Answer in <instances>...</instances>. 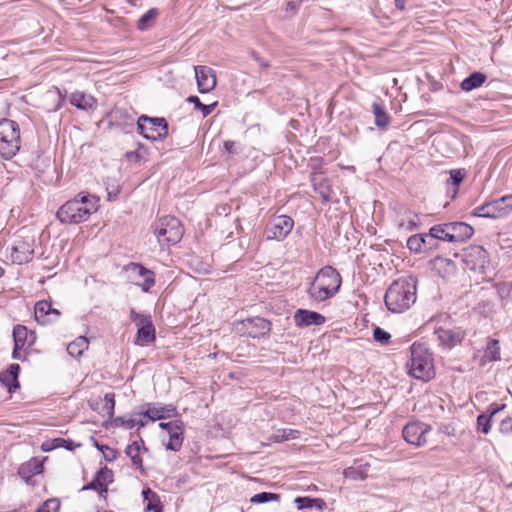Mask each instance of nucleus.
Returning a JSON list of instances; mask_svg holds the SVG:
<instances>
[{"label": "nucleus", "mask_w": 512, "mask_h": 512, "mask_svg": "<svg viewBox=\"0 0 512 512\" xmlns=\"http://www.w3.org/2000/svg\"><path fill=\"white\" fill-rule=\"evenodd\" d=\"M293 319L295 325L299 328L320 326L326 321V318L322 314L306 309H297L294 313Z\"/></svg>", "instance_id": "nucleus-17"}, {"label": "nucleus", "mask_w": 512, "mask_h": 512, "mask_svg": "<svg viewBox=\"0 0 512 512\" xmlns=\"http://www.w3.org/2000/svg\"><path fill=\"white\" fill-rule=\"evenodd\" d=\"M0 382L7 387L8 391L11 393L15 391L17 388H14V381L10 379V377L7 376V373L5 371L0 373Z\"/></svg>", "instance_id": "nucleus-57"}, {"label": "nucleus", "mask_w": 512, "mask_h": 512, "mask_svg": "<svg viewBox=\"0 0 512 512\" xmlns=\"http://www.w3.org/2000/svg\"><path fill=\"white\" fill-rule=\"evenodd\" d=\"M430 431V425L420 421H412L404 426L402 436L408 444L421 447L427 443L426 436Z\"/></svg>", "instance_id": "nucleus-10"}, {"label": "nucleus", "mask_w": 512, "mask_h": 512, "mask_svg": "<svg viewBox=\"0 0 512 512\" xmlns=\"http://www.w3.org/2000/svg\"><path fill=\"white\" fill-rule=\"evenodd\" d=\"M423 239V243H421L422 250H433L438 248V242H436V239L434 236L431 235V229L428 233H422L420 234Z\"/></svg>", "instance_id": "nucleus-45"}, {"label": "nucleus", "mask_w": 512, "mask_h": 512, "mask_svg": "<svg viewBox=\"0 0 512 512\" xmlns=\"http://www.w3.org/2000/svg\"><path fill=\"white\" fill-rule=\"evenodd\" d=\"M280 499V495L277 493L271 492H260L252 496L250 501L252 503L263 504L270 501H278Z\"/></svg>", "instance_id": "nucleus-41"}, {"label": "nucleus", "mask_w": 512, "mask_h": 512, "mask_svg": "<svg viewBox=\"0 0 512 512\" xmlns=\"http://www.w3.org/2000/svg\"><path fill=\"white\" fill-rule=\"evenodd\" d=\"M60 447H63L65 449H67V450H73L74 449V442L72 440H69V439L55 438L52 441V446L49 449L60 448Z\"/></svg>", "instance_id": "nucleus-51"}, {"label": "nucleus", "mask_w": 512, "mask_h": 512, "mask_svg": "<svg viewBox=\"0 0 512 512\" xmlns=\"http://www.w3.org/2000/svg\"><path fill=\"white\" fill-rule=\"evenodd\" d=\"M343 475L345 478L354 481L365 480L368 476L367 469L361 467H348L344 469Z\"/></svg>", "instance_id": "nucleus-37"}, {"label": "nucleus", "mask_w": 512, "mask_h": 512, "mask_svg": "<svg viewBox=\"0 0 512 512\" xmlns=\"http://www.w3.org/2000/svg\"><path fill=\"white\" fill-rule=\"evenodd\" d=\"M182 421L180 420H174L170 422H160L159 427L166 431L168 434L170 431H172L175 427H177Z\"/></svg>", "instance_id": "nucleus-60"}, {"label": "nucleus", "mask_w": 512, "mask_h": 512, "mask_svg": "<svg viewBox=\"0 0 512 512\" xmlns=\"http://www.w3.org/2000/svg\"><path fill=\"white\" fill-rule=\"evenodd\" d=\"M417 278L413 276L402 277L391 283L388 287L384 301L393 313H402L416 302Z\"/></svg>", "instance_id": "nucleus-1"}, {"label": "nucleus", "mask_w": 512, "mask_h": 512, "mask_svg": "<svg viewBox=\"0 0 512 512\" xmlns=\"http://www.w3.org/2000/svg\"><path fill=\"white\" fill-rule=\"evenodd\" d=\"M299 8V3L295 1H289L287 3V10L288 11H296Z\"/></svg>", "instance_id": "nucleus-64"}, {"label": "nucleus", "mask_w": 512, "mask_h": 512, "mask_svg": "<svg viewBox=\"0 0 512 512\" xmlns=\"http://www.w3.org/2000/svg\"><path fill=\"white\" fill-rule=\"evenodd\" d=\"M33 246V240L17 239L12 246L13 262L23 264L31 261L34 256Z\"/></svg>", "instance_id": "nucleus-13"}, {"label": "nucleus", "mask_w": 512, "mask_h": 512, "mask_svg": "<svg viewBox=\"0 0 512 512\" xmlns=\"http://www.w3.org/2000/svg\"><path fill=\"white\" fill-rule=\"evenodd\" d=\"M124 270L129 273V277L132 279L143 278V282L138 284L143 292H149L155 285L154 272L142 264L131 262L124 267Z\"/></svg>", "instance_id": "nucleus-11"}, {"label": "nucleus", "mask_w": 512, "mask_h": 512, "mask_svg": "<svg viewBox=\"0 0 512 512\" xmlns=\"http://www.w3.org/2000/svg\"><path fill=\"white\" fill-rule=\"evenodd\" d=\"M113 425L115 427H123L125 429H132L136 426V419L129 418L126 419L125 417L119 416L113 419Z\"/></svg>", "instance_id": "nucleus-48"}, {"label": "nucleus", "mask_w": 512, "mask_h": 512, "mask_svg": "<svg viewBox=\"0 0 512 512\" xmlns=\"http://www.w3.org/2000/svg\"><path fill=\"white\" fill-rule=\"evenodd\" d=\"M89 347V341L85 336H79L67 346V352L72 357H80Z\"/></svg>", "instance_id": "nucleus-30"}, {"label": "nucleus", "mask_w": 512, "mask_h": 512, "mask_svg": "<svg viewBox=\"0 0 512 512\" xmlns=\"http://www.w3.org/2000/svg\"><path fill=\"white\" fill-rule=\"evenodd\" d=\"M294 221L290 216L280 215L273 218L266 226L264 234L267 240H284L293 229Z\"/></svg>", "instance_id": "nucleus-8"}, {"label": "nucleus", "mask_w": 512, "mask_h": 512, "mask_svg": "<svg viewBox=\"0 0 512 512\" xmlns=\"http://www.w3.org/2000/svg\"><path fill=\"white\" fill-rule=\"evenodd\" d=\"M472 214L477 217H485V218H501V214L497 213L496 208L494 207L493 201L485 203L476 207Z\"/></svg>", "instance_id": "nucleus-33"}, {"label": "nucleus", "mask_w": 512, "mask_h": 512, "mask_svg": "<svg viewBox=\"0 0 512 512\" xmlns=\"http://www.w3.org/2000/svg\"><path fill=\"white\" fill-rule=\"evenodd\" d=\"M102 453H103L104 459L108 462H112L117 458V451L108 446Z\"/></svg>", "instance_id": "nucleus-61"}, {"label": "nucleus", "mask_w": 512, "mask_h": 512, "mask_svg": "<svg viewBox=\"0 0 512 512\" xmlns=\"http://www.w3.org/2000/svg\"><path fill=\"white\" fill-rule=\"evenodd\" d=\"M409 374L419 380L429 381L434 377L432 354L423 344L411 346V358L408 363Z\"/></svg>", "instance_id": "nucleus-4"}, {"label": "nucleus", "mask_w": 512, "mask_h": 512, "mask_svg": "<svg viewBox=\"0 0 512 512\" xmlns=\"http://www.w3.org/2000/svg\"><path fill=\"white\" fill-rule=\"evenodd\" d=\"M311 184L314 191L321 196L324 202L330 201L332 188L329 179L323 173H312Z\"/></svg>", "instance_id": "nucleus-22"}, {"label": "nucleus", "mask_w": 512, "mask_h": 512, "mask_svg": "<svg viewBox=\"0 0 512 512\" xmlns=\"http://www.w3.org/2000/svg\"><path fill=\"white\" fill-rule=\"evenodd\" d=\"M373 114L375 117V125L378 128L385 129L390 123V116L382 103L374 102L372 104Z\"/></svg>", "instance_id": "nucleus-29"}, {"label": "nucleus", "mask_w": 512, "mask_h": 512, "mask_svg": "<svg viewBox=\"0 0 512 512\" xmlns=\"http://www.w3.org/2000/svg\"><path fill=\"white\" fill-rule=\"evenodd\" d=\"M434 334L437 336L440 345L448 349L461 343L465 335L461 328L445 329L443 327L437 328Z\"/></svg>", "instance_id": "nucleus-18"}, {"label": "nucleus", "mask_w": 512, "mask_h": 512, "mask_svg": "<svg viewBox=\"0 0 512 512\" xmlns=\"http://www.w3.org/2000/svg\"><path fill=\"white\" fill-rule=\"evenodd\" d=\"M314 500H316L317 503H313L312 504V508L316 507L319 510H323L326 507V503H325V501L323 499H321V498H314Z\"/></svg>", "instance_id": "nucleus-63"}, {"label": "nucleus", "mask_w": 512, "mask_h": 512, "mask_svg": "<svg viewBox=\"0 0 512 512\" xmlns=\"http://www.w3.org/2000/svg\"><path fill=\"white\" fill-rule=\"evenodd\" d=\"M486 79L487 77L484 73L473 72L462 80L460 87L464 91H472L480 87L486 81Z\"/></svg>", "instance_id": "nucleus-27"}, {"label": "nucleus", "mask_w": 512, "mask_h": 512, "mask_svg": "<svg viewBox=\"0 0 512 512\" xmlns=\"http://www.w3.org/2000/svg\"><path fill=\"white\" fill-rule=\"evenodd\" d=\"M130 319L138 329L152 323L150 315L138 313L134 309H131L130 311Z\"/></svg>", "instance_id": "nucleus-42"}, {"label": "nucleus", "mask_w": 512, "mask_h": 512, "mask_svg": "<svg viewBox=\"0 0 512 512\" xmlns=\"http://www.w3.org/2000/svg\"><path fill=\"white\" fill-rule=\"evenodd\" d=\"M141 451H144V452L148 451V449L144 445V441L142 438L132 442L125 449V453L131 459L132 464L135 467L140 468V469H142V467H143V464H142L143 461H142V458L140 457Z\"/></svg>", "instance_id": "nucleus-23"}, {"label": "nucleus", "mask_w": 512, "mask_h": 512, "mask_svg": "<svg viewBox=\"0 0 512 512\" xmlns=\"http://www.w3.org/2000/svg\"><path fill=\"white\" fill-rule=\"evenodd\" d=\"M298 435H299V432L297 430L281 429V430H277L276 433H274L270 437V439L273 442H282L285 440L296 439L298 437Z\"/></svg>", "instance_id": "nucleus-40"}, {"label": "nucleus", "mask_w": 512, "mask_h": 512, "mask_svg": "<svg viewBox=\"0 0 512 512\" xmlns=\"http://www.w3.org/2000/svg\"><path fill=\"white\" fill-rule=\"evenodd\" d=\"M98 199L89 194H79L72 200L64 203L57 211V218L63 224H79L86 221L90 215L97 211Z\"/></svg>", "instance_id": "nucleus-2"}, {"label": "nucleus", "mask_w": 512, "mask_h": 512, "mask_svg": "<svg viewBox=\"0 0 512 512\" xmlns=\"http://www.w3.org/2000/svg\"><path fill=\"white\" fill-rule=\"evenodd\" d=\"M21 350H25V349L14 343L12 358L15 360L24 361L26 358L22 356Z\"/></svg>", "instance_id": "nucleus-62"}, {"label": "nucleus", "mask_w": 512, "mask_h": 512, "mask_svg": "<svg viewBox=\"0 0 512 512\" xmlns=\"http://www.w3.org/2000/svg\"><path fill=\"white\" fill-rule=\"evenodd\" d=\"M198 91L202 94L211 92L217 84L215 71L208 66L197 65L194 67Z\"/></svg>", "instance_id": "nucleus-12"}, {"label": "nucleus", "mask_w": 512, "mask_h": 512, "mask_svg": "<svg viewBox=\"0 0 512 512\" xmlns=\"http://www.w3.org/2000/svg\"><path fill=\"white\" fill-rule=\"evenodd\" d=\"M421 243H423V239L420 234L412 235L407 239V247L411 252L414 253H420L423 251Z\"/></svg>", "instance_id": "nucleus-44"}, {"label": "nucleus", "mask_w": 512, "mask_h": 512, "mask_svg": "<svg viewBox=\"0 0 512 512\" xmlns=\"http://www.w3.org/2000/svg\"><path fill=\"white\" fill-rule=\"evenodd\" d=\"M142 496L144 498V501L147 502V511L162 512V506L159 497L154 491H152L150 488H145L142 491Z\"/></svg>", "instance_id": "nucleus-32"}, {"label": "nucleus", "mask_w": 512, "mask_h": 512, "mask_svg": "<svg viewBox=\"0 0 512 512\" xmlns=\"http://www.w3.org/2000/svg\"><path fill=\"white\" fill-rule=\"evenodd\" d=\"M145 407L146 410L140 412L139 415L147 417L151 421L170 418L176 414V407L172 404L161 405L159 403H146Z\"/></svg>", "instance_id": "nucleus-16"}, {"label": "nucleus", "mask_w": 512, "mask_h": 512, "mask_svg": "<svg viewBox=\"0 0 512 512\" xmlns=\"http://www.w3.org/2000/svg\"><path fill=\"white\" fill-rule=\"evenodd\" d=\"M104 405L102 410L106 412V414L112 418L114 415V408H115V394L110 392L106 393L104 396Z\"/></svg>", "instance_id": "nucleus-46"}, {"label": "nucleus", "mask_w": 512, "mask_h": 512, "mask_svg": "<svg viewBox=\"0 0 512 512\" xmlns=\"http://www.w3.org/2000/svg\"><path fill=\"white\" fill-rule=\"evenodd\" d=\"M342 279L340 274L331 266L319 270L311 283L308 294L310 298L321 302L334 296L340 289Z\"/></svg>", "instance_id": "nucleus-3"}, {"label": "nucleus", "mask_w": 512, "mask_h": 512, "mask_svg": "<svg viewBox=\"0 0 512 512\" xmlns=\"http://www.w3.org/2000/svg\"><path fill=\"white\" fill-rule=\"evenodd\" d=\"M20 128L17 122L10 119L0 120V157L12 159L20 150Z\"/></svg>", "instance_id": "nucleus-5"}, {"label": "nucleus", "mask_w": 512, "mask_h": 512, "mask_svg": "<svg viewBox=\"0 0 512 512\" xmlns=\"http://www.w3.org/2000/svg\"><path fill=\"white\" fill-rule=\"evenodd\" d=\"M43 464L37 459L32 458L30 461L22 464L19 468V475L24 479L42 473Z\"/></svg>", "instance_id": "nucleus-26"}, {"label": "nucleus", "mask_w": 512, "mask_h": 512, "mask_svg": "<svg viewBox=\"0 0 512 512\" xmlns=\"http://www.w3.org/2000/svg\"><path fill=\"white\" fill-rule=\"evenodd\" d=\"M115 115L118 116L119 118L125 119V122H124L125 127H133L134 117L132 115H129L127 112L122 111V110L116 111Z\"/></svg>", "instance_id": "nucleus-58"}, {"label": "nucleus", "mask_w": 512, "mask_h": 512, "mask_svg": "<svg viewBox=\"0 0 512 512\" xmlns=\"http://www.w3.org/2000/svg\"><path fill=\"white\" fill-rule=\"evenodd\" d=\"M477 429L484 434H488L491 430V418L483 413L477 417Z\"/></svg>", "instance_id": "nucleus-47"}, {"label": "nucleus", "mask_w": 512, "mask_h": 512, "mask_svg": "<svg viewBox=\"0 0 512 512\" xmlns=\"http://www.w3.org/2000/svg\"><path fill=\"white\" fill-rule=\"evenodd\" d=\"M12 335L14 343L24 349L31 348L37 339L36 333L28 330L24 325H16L13 328Z\"/></svg>", "instance_id": "nucleus-21"}, {"label": "nucleus", "mask_w": 512, "mask_h": 512, "mask_svg": "<svg viewBox=\"0 0 512 512\" xmlns=\"http://www.w3.org/2000/svg\"><path fill=\"white\" fill-rule=\"evenodd\" d=\"M155 339L156 334L153 322L137 330V344L143 346L145 344L155 341Z\"/></svg>", "instance_id": "nucleus-31"}, {"label": "nucleus", "mask_w": 512, "mask_h": 512, "mask_svg": "<svg viewBox=\"0 0 512 512\" xmlns=\"http://www.w3.org/2000/svg\"><path fill=\"white\" fill-rule=\"evenodd\" d=\"M430 229L431 235L435 237L436 242L440 240L452 243V239H450V233L448 234L446 223L434 225Z\"/></svg>", "instance_id": "nucleus-38"}, {"label": "nucleus", "mask_w": 512, "mask_h": 512, "mask_svg": "<svg viewBox=\"0 0 512 512\" xmlns=\"http://www.w3.org/2000/svg\"><path fill=\"white\" fill-rule=\"evenodd\" d=\"M294 502L297 505V508L299 510L305 509V508H312V504L317 503V501L314 500V498L307 497V496L297 497V498H295Z\"/></svg>", "instance_id": "nucleus-53"}, {"label": "nucleus", "mask_w": 512, "mask_h": 512, "mask_svg": "<svg viewBox=\"0 0 512 512\" xmlns=\"http://www.w3.org/2000/svg\"><path fill=\"white\" fill-rule=\"evenodd\" d=\"M484 358L489 361L500 360V343L497 339H488L484 350Z\"/></svg>", "instance_id": "nucleus-35"}, {"label": "nucleus", "mask_w": 512, "mask_h": 512, "mask_svg": "<svg viewBox=\"0 0 512 512\" xmlns=\"http://www.w3.org/2000/svg\"><path fill=\"white\" fill-rule=\"evenodd\" d=\"M224 150L229 155H236V154L240 153V151H241V149L239 148L237 143L234 141H231V140H227L224 142Z\"/></svg>", "instance_id": "nucleus-56"}, {"label": "nucleus", "mask_w": 512, "mask_h": 512, "mask_svg": "<svg viewBox=\"0 0 512 512\" xmlns=\"http://www.w3.org/2000/svg\"><path fill=\"white\" fill-rule=\"evenodd\" d=\"M169 441L166 444V449L177 452L181 449L184 441V425L181 422L177 427L170 431Z\"/></svg>", "instance_id": "nucleus-25"}, {"label": "nucleus", "mask_w": 512, "mask_h": 512, "mask_svg": "<svg viewBox=\"0 0 512 512\" xmlns=\"http://www.w3.org/2000/svg\"><path fill=\"white\" fill-rule=\"evenodd\" d=\"M155 235L160 244L174 245L183 236L182 224L174 216H164L156 223Z\"/></svg>", "instance_id": "nucleus-7"}, {"label": "nucleus", "mask_w": 512, "mask_h": 512, "mask_svg": "<svg viewBox=\"0 0 512 512\" xmlns=\"http://www.w3.org/2000/svg\"><path fill=\"white\" fill-rule=\"evenodd\" d=\"M243 325L249 337L259 338L269 334L271 331L270 321L262 317L247 318Z\"/></svg>", "instance_id": "nucleus-19"}, {"label": "nucleus", "mask_w": 512, "mask_h": 512, "mask_svg": "<svg viewBox=\"0 0 512 512\" xmlns=\"http://www.w3.org/2000/svg\"><path fill=\"white\" fill-rule=\"evenodd\" d=\"M505 408V405L502 404H497V403H492L489 405L488 409H487V412L485 414H487L491 419L494 415H496L498 412H500L501 410H503Z\"/></svg>", "instance_id": "nucleus-59"}, {"label": "nucleus", "mask_w": 512, "mask_h": 512, "mask_svg": "<svg viewBox=\"0 0 512 512\" xmlns=\"http://www.w3.org/2000/svg\"><path fill=\"white\" fill-rule=\"evenodd\" d=\"M499 430L502 434L512 435V417L503 419L500 423Z\"/></svg>", "instance_id": "nucleus-55"}, {"label": "nucleus", "mask_w": 512, "mask_h": 512, "mask_svg": "<svg viewBox=\"0 0 512 512\" xmlns=\"http://www.w3.org/2000/svg\"><path fill=\"white\" fill-rule=\"evenodd\" d=\"M136 124L138 132L147 140L161 141L168 136V122L163 117L141 115Z\"/></svg>", "instance_id": "nucleus-6"}, {"label": "nucleus", "mask_w": 512, "mask_h": 512, "mask_svg": "<svg viewBox=\"0 0 512 512\" xmlns=\"http://www.w3.org/2000/svg\"><path fill=\"white\" fill-rule=\"evenodd\" d=\"M187 101L189 103L194 104V108L197 110H200L203 117H207L208 115H210L213 112V110L215 109V107L217 106V102H214L209 105L203 104L200 101L198 96H193V95L189 96L187 98Z\"/></svg>", "instance_id": "nucleus-36"}, {"label": "nucleus", "mask_w": 512, "mask_h": 512, "mask_svg": "<svg viewBox=\"0 0 512 512\" xmlns=\"http://www.w3.org/2000/svg\"><path fill=\"white\" fill-rule=\"evenodd\" d=\"M466 173L464 169H456L450 171V181L453 186L458 187L463 181Z\"/></svg>", "instance_id": "nucleus-52"}, {"label": "nucleus", "mask_w": 512, "mask_h": 512, "mask_svg": "<svg viewBox=\"0 0 512 512\" xmlns=\"http://www.w3.org/2000/svg\"><path fill=\"white\" fill-rule=\"evenodd\" d=\"M493 203L497 213L501 214V218L512 212V194L493 200Z\"/></svg>", "instance_id": "nucleus-34"}, {"label": "nucleus", "mask_w": 512, "mask_h": 512, "mask_svg": "<svg viewBox=\"0 0 512 512\" xmlns=\"http://www.w3.org/2000/svg\"><path fill=\"white\" fill-rule=\"evenodd\" d=\"M159 16V10L157 8L149 9L143 14L137 21L136 27L140 31H147L154 27L157 17Z\"/></svg>", "instance_id": "nucleus-28"}, {"label": "nucleus", "mask_w": 512, "mask_h": 512, "mask_svg": "<svg viewBox=\"0 0 512 512\" xmlns=\"http://www.w3.org/2000/svg\"><path fill=\"white\" fill-rule=\"evenodd\" d=\"M448 234L452 243H462L472 237L474 229L465 222H447Z\"/></svg>", "instance_id": "nucleus-20"}, {"label": "nucleus", "mask_w": 512, "mask_h": 512, "mask_svg": "<svg viewBox=\"0 0 512 512\" xmlns=\"http://www.w3.org/2000/svg\"><path fill=\"white\" fill-rule=\"evenodd\" d=\"M70 103L78 109L89 110L95 106L96 100L91 95L76 91L71 94Z\"/></svg>", "instance_id": "nucleus-24"}, {"label": "nucleus", "mask_w": 512, "mask_h": 512, "mask_svg": "<svg viewBox=\"0 0 512 512\" xmlns=\"http://www.w3.org/2000/svg\"><path fill=\"white\" fill-rule=\"evenodd\" d=\"M405 210H410V209L406 206L401 205L396 210L395 223H396L397 227L403 226L404 223L407 221L406 216H404Z\"/></svg>", "instance_id": "nucleus-54"}, {"label": "nucleus", "mask_w": 512, "mask_h": 512, "mask_svg": "<svg viewBox=\"0 0 512 512\" xmlns=\"http://www.w3.org/2000/svg\"><path fill=\"white\" fill-rule=\"evenodd\" d=\"M60 311L52 307L51 302L43 300L35 305V320L41 325L56 322L60 318Z\"/></svg>", "instance_id": "nucleus-15"}, {"label": "nucleus", "mask_w": 512, "mask_h": 512, "mask_svg": "<svg viewBox=\"0 0 512 512\" xmlns=\"http://www.w3.org/2000/svg\"><path fill=\"white\" fill-rule=\"evenodd\" d=\"M463 262L468 269L484 273L489 264V254L482 246L472 245L464 250Z\"/></svg>", "instance_id": "nucleus-9"}, {"label": "nucleus", "mask_w": 512, "mask_h": 512, "mask_svg": "<svg viewBox=\"0 0 512 512\" xmlns=\"http://www.w3.org/2000/svg\"><path fill=\"white\" fill-rule=\"evenodd\" d=\"M404 216H406L407 221L404 223L403 226L398 227L400 230L404 231H414L418 227L419 218L416 213H414L412 210H405Z\"/></svg>", "instance_id": "nucleus-39"}, {"label": "nucleus", "mask_w": 512, "mask_h": 512, "mask_svg": "<svg viewBox=\"0 0 512 512\" xmlns=\"http://www.w3.org/2000/svg\"><path fill=\"white\" fill-rule=\"evenodd\" d=\"M60 500L58 498H51L46 500L36 512H59Z\"/></svg>", "instance_id": "nucleus-43"}, {"label": "nucleus", "mask_w": 512, "mask_h": 512, "mask_svg": "<svg viewBox=\"0 0 512 512\" xmlns=\"http://www.w3.org/2000/svg\"><path fill=\"white\" fill-rule=\"evenodd\" d=\"M373 338L376 342L387 344L391 338V335L384 329L376 327L373 330Z\"/></svg>", "instance_id": "nucleus-49"}, {"label": "nucleus", "mask_w": 512, "mask_h": 512, "mask_svg": "<svg viewBox=\"0 0 512 512\" xmlns=\"http://www.w3.org/2000/svg\"><path fill=\"white\" fill-rule=\"evenodd\" d=\"M113 482V471L104 466L97 471L93 480L83 486L82 490H94L100 495H104L108 491V484Z\"/></svg>", "instance_id": "nucleus-14"}, {"label": "nucleus", "mask_w": 512, "mask_h": 512, "mask_svg": "<svg viewBox=\"0 0 512 512\" xmlns=\"http://www.w3.org/2000/svg\"><path fill=\"white\" fill-rule=\"evenodd\" d=\"M7 373V376L10 377L12 381H14V388H19L20 384L18 381V376L20 373V366L19 364H11L9 365L8 369L5 371Z\"/></svg>", "instance_id": "nucleus-50"}]
</instances>
